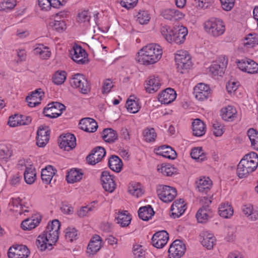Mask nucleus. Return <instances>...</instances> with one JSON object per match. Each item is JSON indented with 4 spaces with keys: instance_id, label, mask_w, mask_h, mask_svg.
Listing matches in <instances>:
<instances>
[{
    "instance_id": "de8ad7c7",
    "label": "nucleus",
    "mask_w": 258,
    "mask_h": 258,
    "mask_svg": "<svg viewBox=\"0 0 258 258\" xmlns=\"http://www.w3.org/2000/svg\"><path fill=\"white\" fill-rule=\"evenodd\" d=\"M43 234L46 236L50 243V245L55 244L58 239L59 233L54 231L46 230L43 232Z\"/></svg>"
},
{
    "instance_id": "c9c22d12",
    "label": "nucleus",
    "mask_w": 258,
    "mask_h": 258,
    "mask_svg": "<svg viewBox=\"0 0 258 258\" xmlns=\"http://www.w3.org/2000/svg\"><path fill=\"white\" fill-rule=\"evenodd\" d=\"M102 138L106 142H113L117 138L116 132L111 128H105L102 132Z\"/></svg>"
},
{
    "instance_id": "79ce46f5",
    "label": "nucleus",
    "mask_w": 258,
    "mask_h": 258,
    "mask_svg": "<svg viewBox=\"0 0 258 258\" xmlns=\"http://www.w3.org/2000/svg\"><path fill=\"white\" fill-rule=\"evenodd\" d=\"M216 241L215 237L212 234H208L204 236L203 240L201 241L202 245L208 249H211L213 247V245Z\"/></svg>"
},
{
    "instance_id": "4c0bfd02",
    "label": "nucleus",
    "mask_w": 258,
    "mask_h": 258,
    "mask_svg": "<svg viewBox=\"0 0 258 258\" xmlns=\"http://www.w3.org/2000/svg\"><path fill=\"white\" fill-rule=\"evenodd\" d=\"M191 157L198 161L202 162L206 159V155L201 147L193 148L190 152Z\"/></svg>"
},
{
    "instance_id": "680f3d73",
    "label": "nucleus",
    "mask_w": 258,
    "mask_h": 258,
    "mask_svg": "<svg viewBox=\"0 0 258 258\" xmlns=\"http://www.w3.org/2000/svg\"><path fill=\"white\" fill-rule=\"evenodd\" d=\"M60 223L57 220H53L50 223H48L46 229L54 231L59 233Z\"/></svg>"
},
{
    "instance_id": "bf43d9fd",
    "label": "nucleus",
    "mask_w": 258,
    "mask_h": 258,
    "mask_svg": "<svg viewBox=\"0 0 258 258\" xmlns=\"http://www.w3.org/2000/svg\"><path fill=\"white\" fill-rule=\"evenodd\" d=\"M24 124V122L22 123L20 119V116L18 115L15 114L14 116L9 117L8 124L11 127H15Z\"/></svg>"
},
{
    "instance_id": "7ed1b4c3",
    "label": "nucleus",
    "mask_w": 258,
    "mask_h": 258,
    "mask_svg": "<svg viewBox=\"0 0 258 258\" xmlns=\"http://www.w3.org/2000/svg\"><path fill=\"white\" fill-rule=\"evenodd\" d=\"M205 31L210 36L218 37L223 35L225 31V25L220 19L211 18L204 24Z\"/></svg>"
},
{
    "instance_id": "c85d7f7f",
    "label": "nucleus",
    "mask_w": 258,
    "mask_h": 258,
    "mask_svg": "<svg viewBox=\"0 0 258 258\" xmlns=\"http://www.w3.org/2000/svg\"><path fill=\"white\" fill-rule=\"evenodd\" d=\"M50 242L47 238L46 236L42 233L38 237L36 241V244L38 249L41 251L45 250L46 248L51 249L52 245H50Z\"/></svg>"
},
{
    "instance_id": "c756f323",
    "label": "nucleus",
    "mask_w": 258,
    "mask_h": 258,
    "mask_svg": "<svg viewBox=\"0 0 258 258\" xmlns=\"http://www.w3.org/2000/svg\"><path fill=\"white\" fill-rule=\"evenodd\" d=\"M40 220L41 219L38 217L26 219L22 222L21 227L25 230H31L36 227L39 224Z\"/></svg>"
},
{
    "instance_id": "ddd939ff",
    "label": "nucleus",
    "mask_w": 258,
    "mask_h": 258,
    "mask_svg": "<svg viewBox=\"0 0 258 258\" xmlns=\"http://www.w3.org/2000/svg\"><path fill=\"white\" fill-rule=\"evenodd\" d=\"M61 141L59 147L65 151H69L75 148L76 146V140L75 136L68 133L60 136Z\"/></svg>"
},
{
    "instance_id": "dca6fc26",
    "label": "nucleus",
    "mask_w": 258,
    "mask_h": 258,
    "mask_svg": "<svg viewBox=\"0 0 258 258\" xmlns=\"http://www.w3.org/2000/svg\"><path fill=\"white\" fill-rule=\"evenodd\" d=\"M154 152L157 155L169 159H174L177 156L176 151L170 146L167 145H162L155 147L154 149Z\"/></svg>"
},
{
    "instance_id": "37998d69",
    "label": "nucleus",
    "mask_w": 258,
    "mask_h": 258,
    "mask_svg": "<svg viewBox=\"0 0 258 258\" xmlns=\"http://www.w3.org/2000/svg\"><path fill=\"white\" fill-rule=\"evenodd\" d=\"M258 44V35L255 33L249 34L245 38L244 45L248 47H253Z\"/></svg>"
},
{
    "instance_id": "9d476101",
    "label": "nucleus",
    "mask_w": 258,
    "mask_h": 258,
    "mask_svg": "<svg viewBox=\"0 0 258 258\" xmlns=\"http://www.w3.org/2000/svg\"><path fill=\"white\" fill-rule=\"evenodd\" d=\"M237 64L239 69L248 74H255L258 71V64L250 59L238 60Z\"/></svg>"
},
{
    "instance_id": "39448f33",
    "label": "nucleus",
    "mask_w": 258,
    "mask_h": 258,
    "mask_svg": "<svg viewBox=\"0 0 258 258\" xmlns=\"http://www.w3.org/2000/svg\"><path fill=\"white\" fill-rule=\"evenodd\" d=\"M157 193L159 199L165 203L171 202L177 195L176 188L164 185L157 186Z\"/></svg>"
},
{
    "instance_id": "13d9d810",
    "label": "nucleus",
    "mask_w": 258,
    "mask_h": 258,
    "mask_svg": "<svg viewBox=\"0 0 258 258\" xmlns=\"http://www.w3.org/2000/svg\"><path fill=\"white\" fill-rule=\"evenodd\" d=\"M177 30L175 27L169 29L168 35L165 36L166 40L169 43L175 42L177 38Z\"/></svg>"
},
{
    "instance_id": "864d4df0",
    "label": "nucleus",
    "mask_w": 258,
    "mask_h": 258,
    "mask_svg": "<svg viewBox=\"0 0 258 258\" xmlns=\"http://www.w3.org/2000/svg\"><path fill=\"white\" fill-rule=\"evenodd\" d=\"M187 34L188 30L186 27L178 25V44L183 43Z\"/></svg>"
},
{
    "instance_id": "49530a36",
    "label": "nucleus",
    "mask_w": 258,
    "mask_h": 258,
    "mask_svg": "<svg viewBox=\"0 0 258 258\" xmlns=\"http://www.w3.org/2000/svg\"><path fill=\"white\" fill-rule=\"evenodd\" d=\"M161 16L165 19L171 21H176L177 20L176 11L174 9H167L162 11Z\"/></svg>"
},
{
    "instance_id": "b1692460",
    "label": "nucleus",
    "mask_w": 258,
    "mask_h": 258,
    "mask_svg": "<svg viewBox=\"0 0 258 258\" xmlns=\"http://www.w3.org/2000/svg\"><path fill=\"white\" fill-rule=\"evenodd\" d=\"M22 200L20 198H13L9 203V208L11 211L18 213L22 215L23 212V207L21 203ZM24 212H28L27 210H24Z\"/></svg>"
},
{
    "instance_id": "0e129e2a",
    "label": "nucleus",
    "mask_w": 258,
    "mask_h": 258,
    "mask_svg": "<svg viewBox=\"0 0 258 258\" xmlns=\"http://www.w3.org/2000/svg\"><path fill=\"white\" fill-rule=\"evenodd\" d=\"M213 132L216 137L222 136L223 134V126L218 122H215L213 124Z\"/></svg>"
},
{
    "instance_id": "f3484780",
    "label": "nucleus",
    "mask_w": 258,
    "mask_h": 258,
    "mask_svg": "<svg viewBox=\"0 0 258 258\" xmlns=\"http://www.w3.org/2000/svg\"><path fill=\"white\" fill-rule=\"evenodd\" d=\"M161 85V80L158 77L152 76L146 81L145 88L147 92L154 93L157 92Z\"/></svg>"
},
{
    "instance_id": "e2e57ef3",
    "label": "nucleus",
    "mask_w": 258,
    "mask_h": 258,
    "mask_svg": "<svg viewBox=\"0 0 258 258\" xmlns=\"http://www.w3.org/2000/svg\"><path fill=\"white\" fill-rule=\"evenodd\" d=\"M72 58L74 56H81L82 55H87L85 50L82 47L77 45L73 47V49L71 51Z\"/></svg>"
},
{
    "instance_id": "58836bf2",
    "label": "nucleus",
    "mask_w": 258,
    "mask_h": 258,
    "mask_svg": "<svg viewBox=\"0 0 258 258\" xmlns=\"http://www.w3.org/2000/svg\"><path fill=\"white\" fill-rule=\"evenodd\" d=\"M247 136L250 141L251 146L256 150H258V132L251 128L247 132Z\"/></svg>"
},
{
    "instance_id": "4468645a",
    "label": "nucleus",
    "mask_w": 258,
    "mask_h": 258,
    "mask_svg": "<svg viewBox=\"0 0 258 258\" xmlns=\"http://www.w3.org/2000/svg\"><path fill=\"white\" fill-rule=\"evenodd\" d=\"M169 239L168 233L162 230L155 233L152 238V244L157 248H161L167 243Z\"/></svg>"
},
{
    "instance_id": "bb28decb",
    "label": "nucleus",
    "mask_w": 258,
    "mask_h": 258,
    "mask_svg": "<svg viewBox=\"0 0 258 258\" xmlns=\"http://www.w3.org/2000/svg\"><path fill=\"white\" fill-rule=\"evenodd\" d=\"M154 211L151 206L141 207L138 211L140 218L144 221H148L154 215Z\"/></svg>"
},
{
    "instance_id": "393cba45",
    "label": "nucleus",
    "mask_w": 258,
    "mask_h": 258,
    "mask_svg": "<svg viewBox=\"0 0 258 258\" xmlns=\"http://www.w3.org/2000/svg\"><path fill=\"white\" fill-rule=\"evenodd\" d=\"M131 217L127 211L119 212L115 217V220L117 223L119 224L121 227L128 226L131 221Z\"/></svg>"
},
{
    "instance_id": "a19ab883",
    "label": "nucleus",
    "mask_w": 258,
    "mask_h": 258,
    "mask_svg": "<svg viewBox=\"0 0 258 258\" xmlns=\"http://www.w3.org/2000/svg\"><path fill=\"white\" fill-rule=\"evenodd\" d=\"M136 21L140 24H147L150 20V15L147 11H140L136 16Z\"/></svg>"
},
{
    "instance_id": "603ef678",
    "label": "nucleus",
    "mask_w": 258,
    "mask_h": 258,
    "mask_svg": "<svg viewBox=\"0 0 258 258\" xmlns=\"http://www.w3.org/2000/svg\"><path fill=\"white\" fill-rule=\"evenodd\" d=\"M128 192L136 197H139L142 195V189L141 185L138 184H131L128 186Z\"/></svg>"
},
{
    "instance_id": "c03bdc74",
    "label": "nucleus",
    "mask_w": 258,
    "mask_h": 258,
    "mask_svg": "<svg viewBox=\"0 0 258 258\" xmlns=\"http://www.w3.org/2000/svg\"><path fill=\"white\" fill-rule=\"evenodd\" d=\"M157 170L165 176H171L175 169L170 164L158 165Z\"/></svg>"
},
{
    "instance_id": "a211bd4d",
    "label": "nucleus",
    "mask_w": 258,
    "mask_h": 258,
    "mask_svg": "<svg viewBox=\"0 0 258 258\" xmlns=\"http://www.w3.org/2000/svg\"><path fill=\"white\" fill-rule=\"evenodd\" d=\"M176 91L170 88L162 91L158 95V100L162 104H169L173 101L176 97Z\"/></svg>"
},
{
    "instance_id": "4be33fe9",
    "label": "nucleus",
    "mask_w": 258,
    "mask_h": 258,
    "mask_svg": "<svg viewBox=\"0 0 258 258\" xmlns=\"http://www.w3.org/2000/svg\"><path fill=\"white\" fill-rule=\"evenodd\" d=\"M198 191L204 194H207L212 186V181L208 177L203 176L196 181Z\"/></svg>"
},
{
    "instance_id": "1a4fd4ad",
    "label": "nucleus",
    "mask_w": 258,
    "mask_h": 258,
    "mask_svg": "<svg viewBox=\"0 0 258 258\" xmlns=\"http://www.w3.org/2000/svg\"><path fill=\"white\" fill-rule=\"evenodd\" d=\"M30 253L29 250L24 245H18L11 247L8 251L9 258H27Z\"/></svg>"
},
{
    "instance_id": "052dcab7",
    "label": "nucleus",
    "mask_w": 258,
    "mask_h": 258,
    "mask_svg": "<svg viewBox=\"0 0 258 258\" xmlns=\"http://www.w3.org/2000/svg\"><path fill=\"white\" fill-rule=\"evenodd\" d=\"M38 5L41 9L43 11H47L49 10L51 7H53L52 3L49 0H38Z\"/></svg>"
},
{
    "instance_id": "6ab92c4d",
    "label": "nucleus",
    "mask_w": 258,
    "mask_h": 258,
    "mask_svg": "<svg viewBox=\"0 0 258 258\" xmlns=\"http://www.w3.org/2000/svg\"><path fill=\"white\" fill-rule=\"evenodd\" d=\"M43 96L44 92L41 89L39 88L32 92L31 95L26 97V100L29 107H35L40 103Z\"/></svg>"
},
{
    "instance_id": "338daca9",
    "label": "nucleus",
    "mask_w": 258,
    "mask_h": 258,
    "mask_svg": "<svg viewBox=\"0 0 258 258\" xmlns=\"http://www.w3.org/2000/svg\"><path fill=\"white\" fill-rule=\"evenodd\" d=\"M138 0H120L121 6L127 9L134 8L137 4Z\"/></svg>"
},
{
    "instance_id": "a18cd8bd",
    "label": "nucleus",
    "mask_w": 258,
    "mask_h": 258,
    "mask_svg": "<svg viewBox=\"0 0 258 258\" xmlns=\"http://www.w3.org/2000/svg\"><path fill=\"white\" fill-rule=\"evenodd\" d=\"M66 79V73L64 71H57L52 77L53 82L56 85H61Z\"/></svg>"
},
{
    "instance_id": "20e7f679",
    "label": "nucleus",
    "mask_w": 258,
    "mask_h": 258,
    "mask_svg": "<svg viewBox=\"0 0 258 258\" xmlns=\"http://www.w3.org/2000/svg\"><path fill=\"white\" fill-rule=\"evenodd\" d=\"M71 86L78 88L83 94H87L90 90V84L85 77L81 74H76L73 75L70 81Z\"/></svg>"
},
{
    "instance_id": "f03ea898",
    "label": "nucleus",
    "mask_w": 258,
    "mask_h": 258,
    "mask_svg": "<svg viewBox=\"0 0 258 258\" xmlns=\"http://www.w3.org/2000/svg\"><path fill=\"white\" fill-rule=\"evenodd\" d=\"M258 165V156L251 152L245 155L237 165V174L239 178L247 176L254 171Z\"/></svg>"
},
{
    "instance_id": "ea45409f",
    "label": "nucleus",
    "mask_w": 258,
    "mask_h": 258,
    "mask_svg": "<svg viewBox=\"0 0 258 258\" xmlns=\"http://www.w3.org/2000/svg\"><path fill=\"white\" fill-rule=\"evenodd\" d=\"M91 16L88 11H84L80 13L78 16V21L83 26L88 27L90 25Z\"/></svg>"
},
{
    "instance_id": "4d7b16f0",
    "label": "nucleus",
    "mask_w": 258,
    "mask_h": 258,
    "mask_svg": "<svg viewBox=\"0 0 258 258\" xmlns=\"http://www.w3.org/2000/svg\"><path fill=\"white\" fill-rule=\"evenodd\" d=\"M177 239L175 240L170 245L168 249L169 258H177Z\"/></svg>"
},
{
    "instance_id": "473e14b6",
    "label": "nucleus",
    "mask_w": 258,
    "mask_h": 258,
    "mask_svg": "<svg viewBox=\"0 0 258 258\" xmlns=\"http://www.w3.org/2000/svg\"><path fill=\"white\" fill-rule=\"evenodd\" d=\"M219 213L220 216L228 218L233 215V210L228 203H222L219 208Z\"/></svg>"
},
{
    "instance_id": "774afa93",
    "label": "nucleus",
    "mask_w": 258,
    "mask_h": 258,
    "mask_svg": "<svg viewBox=\"0 0 258 258\" xmlns=\"http://www.w3.org/2000/svg\"><path fill=\"white\" fill-rule=\"evenodd\" d=\"M134 254L136 257H142L145 255V251L140 245H136L134 246Z\"/></svg>"
},
{
    "instance_id": "a878e982",
    "label": "nucleus",
    "mask_w": 258,
    "mask_h": 258,
    "mask_svg": "<svg viewBox=\"0 0 258 258\" xmlns=\"http://www.w3.org/2000/svg\"><path fill=\"white\" fill-rule=\"evenodd\" d=\"M55 174V170L51 165L46 166L41 171V179L44 183L48 184Z\"/></svg>"
},
{
    "instance_id": "e433bc0d",
    "label": "nucleus",
    "mask_w": 258,
    "mask_h": 258,
    "mask_svg": "<svg viewBox=\"0 0 258 258\" xmlns=\"http://www.w3.org/2000/svg\"><path fill=\"white\" fill-rule=\"evenodd\" d=\"M24 176L26 183L30 184L33 183L36 179L35 169L31 166L26 167Z\"/></svg>"
},
{
    "instance_id": "72a5a7b5",
    "label": "nucleus",
    "mask_w": 258,
    "mask_h": 258,
    "mask_svg": "<svg viewBox=\"0 0 258 258\" xmlns=\"http://www.w3.org/2000/svg\"><path fill=\"white\" fill-rule=\"evenodd\" d=\"M242 212L251 221H254L258 219L257 211H254L252 206L250 205L243 206Z\"/></svg>"
},
{
    "instance_id": "423d86ee",
    "label": "nucleus",
    "mask_w": 258,
    "mask_h": 258,
    "mask_svg": "<svg viewBox=\"0 0 258 258\" xmlns=\"http://www.w3.org/2000/svg\"><path fill=\"white\" fill-rule=\"evenodd\" d=\"M191 56L189 53L183 50H178V72L185 74L191 67Z\"/></svg>"
},
{
    "instance_id": "9b49d317",
    "label": "nucleus",
    "mask_w": 258,
    "mask_h": 258,
    "mask_svg": "<svg viewBox=\"0 0 258 258\" xmlns=\"http://www.w3.org/2000/svg\"><path fill=\"white\" fill-rule=\"evenodd\" d=\"M101 181L103 188L107 191L112 192L116 188V184L114 177L108 171H104L102 172Z\"/></svg>"
},
{
    "instance_id": "5fc2aeb1",
    "label": "nucleus",
    "mask_w": 258,
    "mask_h": 258,
    "mask_svg": "<svg viewBox=\"0 0 258 258\" xmlns=\"http://www.w3.org/2000/svg\"><path fill=\"white\" fill-rule=\"evenodd\" d=\"M51 26L53 29L59 32L63 31L66 29L65 22L63 20H59L58 19H55L52 22Z\"/></svg>"
},
{
    "instance_id": "2eb2a0df",
    "label": "nucleus",
    "mask_w": 258,
    "mask_h": 258,
    "mask_svg": "<svg viewBox=\"0 0 258 258\" xmlns=\"http://www.w3.org/2000/svg\"><path fill=\"white\" fill-rule=\"evenodd\" d=\"M37 146L39 147H44L48 142L49 139V130L46 126H40L37 133Z\"/></svg>"
},
{
    "instance_id": "cd10ccee",
    "label": "nucleus",
    "mask_w": 258,
    "mask_h": 258,
    "mask_svg": "<svg viewBox=\"0 0 258 258\" xmlns=\"http://www.w3.org/2000/svg\"><path fill=\"white\" fill-rule=\"evenodd\" d=\"M236 110L232 106H228L221 110L222 118L225 121H232L236 117Z\"/></svg>"
},
{
    "instance_id": "f8f14e48",
    "label": "nucleus",
    "mask_w": 258,
    "mask_h": 258,
    "mask_svg": "<svg viewBox=\"0 0 258 258\" xmlns=\"http://www.w3.org/2000/svg\"><path fill=\"white\" fill-rule=\"evenodd\" d=\"M106 152L104 148L97 147L87 156L86 161L89 164L94 165L100 162L105 156Z\"/></svg>"
},
{
    "instance_id": "5701e85b",
    "label": "nucleus",
    "mask_w": 258,
    "mask_h": 258,
    "mask_svg": "<svg viewBox=\"0 0 258 258\" xmlns=\"http://www.w3.org/2000/svg\"><path fill=\"white\" fill-rule=\"evenodd\" d=\"M192 127L193 135L195 136L201 137L205 134L206 126L201 119H195L192 123Z\"/></svg>"
},
{
    "instance_id": "09e8293b",
    "label": "nucleus",
    "mask_w": 258,
    "mask_h": 258,
    "mask_svg": "<svg viewBox=\"0 0 258 258\" xmlns=\"http://www.w3.org/2000/svg\"><path fill=\"white\" fill-rule=\"evenodd\" d=\"M127 110L131 113H137L140 108L138 102L134 100L128 99L126 102Z\"/></svg>"
},
{
    "instance_id": "f704fd0d",
    "label": "nucleus",
    "mask_w": 258,
    "mask_h": 258,
    "mask_svg": "<svg viewBox=\"0 0 258 258\" xmlns=\"http://www.w3.org/2000/svg\"><path fill=\"white\" fill-rule=\"evenodd\" d=\"M83 173L76 169H71L68 173L67 180L69 183H74L81 180Z\"/></svg>"
},
{
    "instance_id": "aec40b11",
    "label": "nucleus",
    "mask_w": 258,
    "mask_h": 258,
    "mask_svg": "<svg viewBox=\"0 0 258 258\" xmlns=\"http://www.w3.org/2000/svg\"><path fill=\"white\" fill-rule=\"evenodd\" d=\"M80 127L81 130L89 133L95 132L98 127L96 121L91 118H84L80 121Z\"/></svg>"
},
{
    "instance_id": "6e6d98bb",
    "label": "nucleus",
    "mask_w": 258,
    "mask_h": 258,
    "mask_svg": "<svg viewBox=\"0 0 258 258\" xmlns=\"http://www.w3.org/2000/svg\"><path fill=\"white\" fill-rule=\"evenodd\" d=\"M77 231L75 228L69 227L66 229V237L70 241H73L77 238Z\"/></svg>"
},
{
    "instance_id": "0eeeda50",
    "label": "nucleus",
    "mask_w": 258,
    "mask_h": 258,
    "mask_svg": "<svg viewBox=\"0 0 258 258\" xmlns=\"http://www.w3.org/2000/svg\"><path fill=\"white\" fill-rule=\"evenodd\" d=\"M65 106L59 102H55L49 103L47 107L43 110L45 116L50 118H55L60 115L65 109Z\"/></svg>"
},
{
    "instance_id": "8fccbe9b",
    "label": "nucleus",
    "mask_w": 258,
    "mask_h": 258,
    "mask_svg": "<svg viewBox=\"0 0 258 258\" xmlns=\"http://www.w3.org/2000/svg\"><path fill=\"white\" fill-rule=\"evenodd\" d=\"M145 140L148 142H153L157 137L156 133L153 128H146L143 132Z\"/></svg>"
},
{
    "instance_id": "3c124183",
    "label": "nucleus",
    "mask_w": 258,
    "mask_h": 258,
    "mask_svg": "<svg viewBox=\"0 0 258 258\" xmlns=\"http://www.w3.org/2000/svg\"><path fill=\"white\" fill-rule=\"evenodd\" d=\"M225 68L222 67L218 62H215L210 67V72L214 76H222L224 73Z\"/></svg>"
},
{
    "instance_id": "f257e3e1",
    "label": "nucleus",
    "mask_w": 258,
    "mask_h": 258,
    "mask_svg": "<svg viewBox=\"0 0 258 258\" xmlns=\"http://www.w3.org/2000/svg\"><path fill=\"white\" fill-rule=\"evenodd\" d=\"M162 53L163 50L160 45L156 43H150L140 50L137 60L144 65L152 64L161 59Z\"/></svg>"
},
{
    "instance_id": "6e6552de",
    "label": "nucleus",
    "mask_w": 258,
    "mask_h": 258,
    "mask_svg": "<svg viewBox=\"0 0 258 258\" xmlns=\"http://www.w3.org/2000/svg\"><path fill=\"white\" fill-rule=\"evenodd\" d=\"M211 90L209 86L204 83L198 84L194 88V95L199 101H204L208 98Z\"/></svg>"
},
{
    "instance_id": "7c9ffc66",
    "label": "nucleus",
    "mask_w": 258,
    "mask_h": 258,
    "mask_svg": "<svg viewBox=\"0 0 258 258\" xmlns=\"http://www.w3.org/2000/svg\"><path fill=\"white\" fill-rule=\"evenodd\" d=\"M210 213V210L207 206H203L200 208L196 214L198 222L201 223H206L209 217Z\"/></svg>"
},
{
    "instance_id": "69168bd1",
    "label": "nucleus",
    "mask_w": 258,
    "mask_h": 258,
    "mask_svg": "<svg viewBox=\"0 0 258 258\" xmlns=\"http://www.w3.org/2000/svg\"><path fill=\"white\" fill-rule=\"evenodd\" d=\"M235 0H220L223 9L227 11L231 10L234 7Z\"/></svg>"
},
{
    "instance_id": "412c9836",
    "label": "nucleus",
    "mask_w": 258,
    "mask_h": 258,
    "mask_svg": "<svg viewBox=\"0 0 258 258\" xmlns=\"http://www.w3.org/2000/svg\"><path fill=\"white\" fill-rule=\"evenodd\" d=\"M101 247V238L99 235H96L89 242L87 248V253L89 255H94L100 249Z\"/></svg>"
},
{
    "instance_id": "2f4dec72",
    "label": "nucleus",
    "mask_w": 258,
    "mask_h": 258,
    "mask_svg": "<svg viewBox=\"0 0 258 258\" xmlns=\"http://www.w3.org/2000/svg\"><path fill=\"white\" fill-rule=\"evenodd\" d=\"M108 165L111 170L119 172L121 169L122 163L117 156L112 155L108 160Z\"/></svg>"
}]
</instances>
